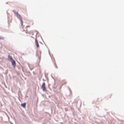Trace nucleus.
I'll return each mask as SVG.
<instances>
[{"label": "nucleus", "instance_id": "nucleus-4", "mask_svg": "<svg viewBox=\"0 0 124 124\" xmlns=\"http://www.w3.org/2000/svg\"><path fill=\"white\" fill-rule=\"evenodd\" d=\"M35 44L36 45V46L38 48L39 47V43H38V41L37 39H36L35 40Z\"/></svg>", "mask_w": 124, "mask_h": 124}, {"label": "nucleus", "instance_id": "nucleus-5", "mask_svg": "<svg viewBox=\"0 0 124 124\" xmlns=\"http://www.w3.org/2000/svg\"><path fill=\"white\" fill-rule=\"evenodd\" d=\"M12 65L14 67L15 66H16V62L14 60H12Z\"/></svg>", "mask_w": 124, "mask_h": 124}, {"label": "nucleus", "instance_id": "nucleus-1", "mask_svg": "<svg viewBox=\"0 0 124 124\" xmlns=\"http://www.w3.org/2000/svg\"><path fill=\"white\" fill-rule=\"evenodd\" d=\"M15 14L17 17L20 19L21 20V25H22L23 24V21L21 16L17 12H15Z\"/></svg>", "mask_w": 124, "mask_h": 124}, {"label": "nucleus", "instance_id": "nucleus-11", "mask_svg": "<svg viewBox=\"0 0 124 124\" xmlns=\"http://www.w3.org/2000/svg\"><path fill=\"white\" fill-rule=\"evenodd\" d=\"M33 23H32V25H33Z\"/></svg>", "mask_w": 124, "mask_h": 124}, {"label": "nucleus", "instance_id": "nucleus-3", "mask_svg": "<svg viewBox=\"0 0 124 124\" xmlns=\"http://www.w3.org/2000/svg\"><path fill=\"white\" fill-rule=\"evenodd\" d=\"M41 52L40 51H38L37 53V55L38 56L39 59V61L40 62V57Z\"/></svg>", "mask_w": 124, "mask_h": 124}, {"label": "nucleus", "instance_id": "nucleus-10", "mask_svg": "<svg viewBox=\"0 0 124 124\" xmlns=\"http://www.w3.org/2000/svg\"><path fill=\"white\" fill-rule=\"evenodd\" d=\"M30 27V26H26V28H27L28 27Z\"/></svg>", "mask_w": 124, "mask_h": 124}, {"label": "nucleus", "instance_id": "nucleus-7", "mask_svg": "<svg viewBox=\"0 0 124 124\" xmlns=\"http://www.w3.org/2000/svg\"><path fill=\"white\" fill-rule=\"evenodd\" d=\"M8 57H9V58L10 59V60H12H12H13V59H12V57L11 56H9Z\"/></svg>", "mask_w": 124, "mask_h": 124}, {"label": "nucleus", "instance_id": "nucleus-2", "mask_svg": "<svg viewBox=\"0 0 124 124\" xmlns=\"http://www.w3.org/2000/svg\"><path fill=\"white\" fill-rule=\"evenodd\" d=\"M45 84L44 82H43L41 85V88L43 91L46 92L47 91L46 88L45 86Z\"/></svg>", "mask_w": 124, "mask_h": 124}, {"label": "nucleus", "instance_id": "nucleus-6", "mask_svg": "<svg viewBox=\"0 0 124 124\" xmlns=\"http://www.w3.org/2000/svg\"><path fill=\"white\" fill-rule=\"evenodd\" d=\"M26 105V103H22L21 104V105L22 106L23 108H25V106Z\"/></svg>", "mask_w": 124, "mask_h": 124}, {"label": "nucleus", "instance_id": "nucleus-9", "mask_svg": "<svg viewBox=\"0 0 124 124\" xmlns=\"http://www.w3.org/2000/svg\"><path fill=\"white\" fill-rule=\"evenodd\" d=\"M24 11L25 12H27L26 9H24Z\"/></svg>", "mask_w": 124, "mask_h": 124}, {"label": "nucleus", "instance_id": "nucleus-8", "mask_svg": "<svg viewBox=\"0 0 124 124\" xmlns=\"http://www.w3.org/2000/svg\"><path fill=\"white\" fill-rule=\"evenodd\" d=\"M4 38L2 37H0V39H4Z\"/></svg>", "mask_w": 124, "mask_h": 124}]
</instances>
